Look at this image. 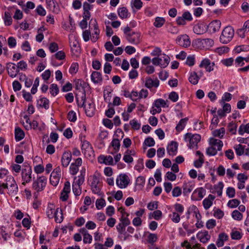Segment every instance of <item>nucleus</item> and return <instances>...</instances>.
<instances>
[{
    "label": "nucleus",
    "mask_w": 249,
    "mask_h": 249,
    "mask_svg": "<svg viewBox=\"0 0 249 249\" xmlns=\"http://www.w3.org/2000/svg\"><path fill=\"white\" fill-rule=\"evenodd\" d=\"M82 149L84 151L85 154H86V152H92L91 147L88 142H84L82 145Z\"/></svg>",
    "instance_id": "4d7b16f0"
},
{
    "label": "nucleus",
    "mask_w": 249,
    "mask_h": 249,
    "mask_svg": "<svg viewBox=\"0 0 249 249\" xmlns=\"http://www.w3.org/2000/svg\"><path fill=\"white\" fill-rule=\"evenodd\" d=\"M232 217L236 220L240 221L243 218L242 214L237 210L233 211L231 214Z\"/></svg>",
    "instance_id": "49530a36"
},
{
    "label": "nucleus",
    "mask_w": 249,
    "mask_h": 249,
    "mask_svg": "<svg viewBox=\"0 0 249 249\" xmlns=\"http://www.w3.org/2000/svg\"><path fill=\"white\" fill-rule=\"evenodd\" d=\"M228 130L231 134H235L236 133L237 125L233 123H230L228 126Z\"/></svg>",
    "instance_id": "8fccbe9b"
},
{
    "label": "nucleus",
    "mask_w": 249,
    "mask_h": 249,
    "mask_svg": "<svg viewBox=\"0 0 249 249\" xmlns=\"http://www.w3.org/2000/svg\"><path fill=\"white\" fill-rule=\"evenodd\" d=\"M181 189L180 187H175L172 191V195L174 197H178L181 194Z\"/></svg>",
    "instance_id": "0e129e2a"
},
{
    "label": "nucleus",
    "mask_w": 249,
    "mask_h": 249,
    "mask_svg": "<svg viewBox=\"0 0 249 249\" xmlns=\"http://www.w3.org/2000/svg\"><path fill=\"white\" fill-rule=\"evenodd\" d=\"M225 133V130L224 127H222L219 129H216L213 131V135L214 137L222 139Z\"/></svg>",
    "instance_id": "c9c22d12"
},
{
    "label": "nucleus",
    "mask_w": 249,
    "mask_h": 249,
    "mask_svg": "<svg viewBox=\"0 0 249 249\" xmlns=\"http://www.w3.org/2000/svg\"><path fill=\"white\" fill-rule=\"evenodd\" d=\"M165 21V19L163 18L157 17L155 18L154 25L157 28H160L163 25Z\"/></svg>",
    "instance_id": "a19ab883"
},
{
    "label": "nucleus",
    "mask_w": 249,
    "mask_h": 249,
    "mask_svg": "<svg viewBox=\"0 0 249 249\" xmlns=\"http://www.w3.org/2000/svg\"><path fill=\"white\" fill-rule=\"evenodd\" d=\"M185 141L189 142L188 146L190 148H197V143L200 141L201 136L199 134L187 133L184 136Z\"/></svg>",
    "instance_id": "423d86ee"
},
{
    "label": "nucleus",
    "mask_w": 249,
    "mask_h": 249,
    "mask_svg": "<svg viewBox=\"0 0 249 249\" xmlns=\"http://www.w3.org/2000/svg\"><path fill=\"white\" fill-rule=\"evenodd\" d=\"M70 45L73 54L78 56L80 53V47L78 42L76 40L70 41Z\"/></svg>",
    "instance_id": "b1692460"
},
{
    "label": "nucleus",
    "mask_w": 249,
    "mask_h": 249,
    "mask_svg": "<svg viewBox=\"0 0 249 249\" xmlns=\"http://www.w3.org/2000/svg\"><path fill=\"white\" fill-rule=\"evenodd\" d=\"M217 151L218 150H217L215 147L210 145V146L207 149L206 153L209 156H214L217 154Z\"/></svg>",
    "instance_id": "603ef678"
},
{
    "label": "nucleus",
    "mask_w": 249,
    "mask_h": 249,
    "mask_svg": "<svg viewBox=\"0 0 249 249\" xmlns=\"http://www.w3.org/2000/svg\"><path fill=\"white\" fill-rule=\"evenodd\" d=\"M82 160L80 158H77L74 162L72 163L70 166V170L71 174L74 175L79 170V167L82 165Z\"/></svg>",
    "instance_id": "2eb2a0df"
},
{
    "label": "nucleus",
    "mask_w": 249,
    "mask_h": 249,
    "mask_svg": "<svg viewBox=\"0 0 249 249\" xmlns=\"http://www.w3.org/2000/svg\"><path fill=\"white\" fill-rule=\"evenodd\" d=\"M5 187L7 189V194L11 197H15V199L17 200L18 196H16L17 195L18 188L17 184L14 178L11 176H7L5 179Z\"/></svg>",
    "instance_id": "f257e3e1"
},
{
    "label": "nucleus",
    "mask_w": 249,
    "mask_h": 249,
    "mask_svg": "<svg viewBox=\"0 0 249 249\" xmlns=\"http://www.w3.org/2000/svg\"><path fill=\"white\" fill-rule=\"evenodd\" d=\"M15 139L17 141H19L24 137L25 134L23 131L19 127H17L15 129Z\"/></svg>",
    "instance_id": "2f4dec72"
},
{
    "label": "nucleus",
    "mask_w": 249,
    "mask_h": 249,
    "mask_svg": "<svg viewBox=\"0 0 249 249\" xmlns=\"http://www.w3.org/2000/svg\"><path fill=\"white\" fill-rule=\"evenodd\" d=\"M100 175L98 173H95L93 175L90 176L88 179L92 192L99 196L101 195L100 182Z\"/></svg>",
    "instance_id": "f03ea898"
},
{
    "label": "nucleus",
    "mask_w": 249,
    "mask_h": 249,
    "mask_svg": "<svg viewBox=\"0 0 249 249\" xmlns=\"http://www.w3.org/2000/svg\"><path fill=\"white\" fill-rule=\"evenodd\" d=\"M44 30V29L43 28H40L38 29V34L36 36V40L37 41L40 42L43 39L44 36L42 33V32Z\"/></svg>",
    "instance_id": "69168bd1"
},
{
    "label": "nucleus",
    "mask_w": 249,
    "mask_h": 249,
    "mask_svg": "<svg viewBox=\"0 0 249 249\" xmlns=\"http://www.w3.org/2000/svg\"><path fill=\"white\" fill-rule=\"evenodd\" d=\"M92 25L94 28V34L96 36H93L92 39L93 41H96L98 39L100 34V30L98 28V24L96 20L93 21Z\"/></svg>",
    "instance_id": "7c9ffc66"
},
{
    "label": "nucleus",
    "mask_w": 249,
    "mask_h": 249,
    "mask_svg": "<svg viewBox=\"0 0 249 249\" xmlns=\"http://www.w3.org/2000/svg\"><path fill=\"white\" fill-rule=\"evenodd\" d=\"M83 100L82 107L85 108L86 113L88 116H91L93 114V112L95 109L94 105L92 102L89 103L88 105L86 104L85 98L84 97H82Z\"/></svg>",
    "instance_id": "f8f14e48"
},
{
    "label": "nucleus",
    "mask_w": 249,
    "mask_h": 249,
    "mask_svg": "<svg viewBox=\"0 0 249 249\" xmlns=\"http://www.w3.org/2000/svg\"><path fill=\"white\" fill-rule=\"evenodd\" d=\"M155 143V142L154 139L151 137H148L145 139L144 142V144L149 147L154 146Z\"/></svg>",
    "instance_id": "e2e57ef3"
},
{
    "label": "nucleus",
    "mask_w": 249,
    "mask_h": 249,
    "mask_svg": "<svg viewBox=\"0 0 249 249\" xmlns=\"http://www.w3.org/2000/svg\"><path fill=\"white\" fill-rule=\"evenodd\" d=\"M234 35V31L232 27L228 26L224 28L219 37L221 43L226 44L232 39Z\"/></svg>",
    "instance_id": "20e7f679"
},
{
    "label": "nucleus",
    "mask_w": 249,
    "mask_h": 249,
    "mask_svg": "<svg viewBox=\"0 0 249 249\" xmlns=\"http://www.w3.org/2000/svg\"><path fill=\"white\" fill-rule=\"evenodd\" d=\"M130 182V179L128 176L124 174L119 175L116 178V185L121 189L127 187Z\"/></svg>",
    "instance_id": "9d476101"
},
{
    "label": "nucleus",
    "mask_w": 249,
    "mask_h": 249,
    "mask_svg": "<svg viewBox=\"0 0 249 249\" xmlns=\"http://www.w3.org/2000/svg\"><path fill=\"white\" fill-rule=\"evenodd\" d=\"M159 80L157 78L152 79L151 78L148 77L145 80V86L148 89L153 87L157 88L159 86Z\"/></svg>",
    "instance_id": "aec40b11"
},
{
    "label": "nucleus",
    "mask_w": 249,
    "mask_h": 249,
    "mask_svg": "<svg viewBox=\"0 0 249 249\" xmlns=\"http://www.w3.org/2000/svg\"><path fill=\"white\" fill-rule=\"evenodd\" d=\"M176 42L179 45L184 47H188L191 45L189 37L185 34L178 36Z\"/></svg>",
    "instance_id": "9b49d317"
},
{
    "label": "nucleus",
    "mask_w": 249,
    "mask_h": 249,
    "mask_svg": "<svg viewBox=\"0 0 249 249\" xmlns=\"http://www.w3.org/2000/svg\"><path fill=\"white\" fill-rule=\"evenodd\" d=\"M98 161L99 163L106 165H112L113 163V158L110 156L100 155L98 158Z\"/></svg>",
    "instance_id": "412c9836"
},
{
    "label": "nucleus",
    "mask_w": 249,
    "mask_h": 249,
    "mask_svg": "<svg viewBox=\"0 0 249 249\" xmlns=\"http://www.w3.org/2000/svg\"><path fill=\"white\" fill-rule=\"evenodd\" d=\"M178 143L175 142H172L167 146V152L170 155L174 156L176 154L178 149Z\"/></svg>",
    "instance_id": "bb28decb"
},
{
    "label": "nucleus",
    "mask_w": 249,
    "mask_h": 249,
    "mask_svg": "<svg viewBox=\"0 0 249 249\" xmlns=\"http://www.w3.org/2000/svg\"><path fill=\"white\" fill-rule=\"evenodd\" d=\"M85 180V177L84 175H83L82 173L81 174V175L78 177V179H76L75 178L74 181L73 183L74 184H76L78 186H81L83 182H84Z\"/></svg>",
    "instance_id": "5fc2aeb1"
},
{
    "label": "nucleus",
    "mask_w": 249,
    "mask_h": 249,
    "mask_svg": "<svg viewBox=\"0 0 249 249\" xmlns=\"http://www.w3.org/2000/svg\"><path fill=\"white\" fill-rule=\"evenodd\" d=\"M72 155L70 152H65L61 158V164L64 167H67L71 160Z\"/></svg>",
    "instance_id": "dca6fc26"
},
{
    "label": "nucleus",
    "mask_w": 249,
    "mask_h": 249,
    "mask_svg": "<svg viewBox=\"0 0 249 249\" xmlns=\"http://www.w3.org/2000/svg\"><path fill=\"white\" fill-rule=\"evenodd\" d=\"M221 22L219 20L212 21L208 26V29L211 33H214L219 30L221 27Z\"/></svg>",
    "instance_id": "6ab92c4d"
},
{
    "label": "nucleus",
    "mask_w": 249,
    "mask_h": 249,
    "mask_svg": "<svg viewBox=\"0 0 249 249\" xmlns=\"http://www.w3.org/2000/svg\"><path fill=\"white\" fill-rule=\"evenodd\" d=\"M228 239V236L225 233H222L219 234L216 245L218 247H221L224 245V242Z\"/></svg>",
    "instance_id": "cd10ccee"
},
{
    "label": "nucleus",
    "mask_w": 249,
    "mask_h": 249,
    "mask_svg": "<svg viewBox=\"0 0 249 249\" xmlns=\"http://www.w3.org/2000/svg\"><path fill=\"white\" fill-rule=\"evenodd\" d=\"M118 14L121 18H126L128 17V11L125 7L120 8L118 10Z\"/></svg>",
    "instance_id": "e433bc0d"
},
{
    "label": "nucleus",
    "mask_w": 249,
    "mask_h": 249,
    "mask_svg": "<svg viewBox=\"0 0 249 249\" xmlns=\"http://www.w3.org/2000/svg\"><path fill=\"white\" fill-rule=\"evenodd\" d=\"M226 194L230 198L233 197L235 195V189L231 187H229L227 189Z\"/></svg>",
    "instance_id": "13d9d810"
},
{
    "label": "nucleus",
    "mask_w": 249,
    "mask_h": 249,
    "mask_svg": "<svg viewBox=\"0 0 249 249\" xmlns=\"http://www.w3.org/2000/svg\"><path fill=\"white\" fill-rule=\"evenodd\" d=\"M167 102V100L165 101L162 99H158L155 101L153 105L156 107L161 108V107H168V106H166Z\"/></svg>",
    "instance_id": "473e14b6"
},
{
    "label": "nucleus",
    "mask_w": 249,
    "mask_h": 249,
    "mask_svg": "<svg viewBox=\"0 0 249 249\" xmlns=\"http://www.w3.org/2000/svg\"><path fill=\"white\" fill-rule=\"evenodd\" d=\"M188 119L187 118H185L181 119L176 126V128L177 131H180L182 130L185 127L186 124V122L188 121Z\"/></svg>",
    "instance_id": "58836bf2"
},
{
    "label": "nucleus",
    "mask_w": 249,
    "mask_h": 249,
    "mask_svg": "<svg viewBox=\"0 0 249 249\" xmlns=\"http://www.w3.org/2000/svg\"><path fill=\"white\" fill-rule=\"evenodd\" d=\"M91 78L94 83H100L102 81L101 74L98 71H93L91 74Z\"/></svg>",
    "instance_id": "c756f323"
},
{
    "label": "nucleus",
    "mask_w": 249,
    "mask_h": 249,
    "mask_svg": "<svg viewBox=\"0 0 249 249\" xmlns=\"http://www.w3.org/2000/svg\"><path fill=\"white\" fill-rule=\"evenodd\" d=\"M169 216L171 217L172 221L174 223H178L180 221V214L178 213L173 212Z\"/></svg>",
    "instance_id": "09e8293b"
},
{
    "label": "nucleus",
    "mask_w": 249,
    "mask_h": 249,
    "mask_svg": "<svg viewBox=\"0 0 249 249\" xmlns=\"http://www.w3.org/2000/svg\"><path fill=\"white\" fill-rule=\"evenodd\" d=\"M47 182V178L45 176H40L37 178L33 183V189L37 192H40L44 190Z\"/></svg>",
    "instance_id": "6e6552de"
},
{
    "label": "nucleus",
    "mask_w": 249,
    "mask_h": 249,
    "mask_svg": "<svg viewBox=\"0 0 249 249\" xmlns=\"http://www.w3.org/2000/svg\"><path fill=\"white\" fill-rule=\"evenodd\" d=\"M194 184L192 183H184L182 186L184 194L186 195L190 193L194 188Z\"/></svg>",
    "instance_id": "c85d7f7f"
},
{
    "label": "nucleus",
    "mask_w": 249,
    "mask_h": 249,
    "mask_svg": "<svg viewBox=\"0 0 249 249\" xmlns=\"http://www.w3.org/2000/svg\"><path fill=\"white\" fill-rule=\"evenodd\" d=\"M231 235V238L234 240H239L242 237V235L239 231L233 230L232 231Z\"/></svg>",
    "instance_id": "864d4df0"
},
{
    "label": "nucleus",
    "mask_w": 249,
    "mask_h": 249,
    "mask_svg": "<svg viewBox=\"0 0 249 249\" xmlns=\"http://www.w3.org/2000/svg\"><path fill=\"white\" fill-rule=\"evenodd\" d=\"M61 170L59 166L56 167L52 172L50 178L51 184L53 186H56L61 179Z\"/></svg>",
    "instance_id": "1a4fd4ad"
},
{
    "label": "nucleus",
    "mask_w": 249,
    "mask_h": 249,
    "mask_svg": "<svg viewBox=\"0 0 249 249\" xmlns=\"http://www.w3.org/2000/svg\"><path fill=\"white\" fill-rule=\"evenodd\" d=\"M206 190L202 187H200L195 190L193 192V195L197 194L198 196V198H196V199L200 200L204 196Z\"/></svg>",
    "instance_id": "f704fd0d"
},
{
    "label": "nucleus",
    "mask_w": 249,
    "mask_h": 249,
    "mask_svg": "<svg viewBox=\"0 0 249 249\" xmlns=\"http://www.w3.org/2000/svg\"><path fill=\"white\" fill-rule=\"evenodd\" d=\"M32 170L30 168L24 169L22 171V178L23 180L22 184L29 182L31 180Z\"/></svg>",
    "instance_id": "a211bd4d"
},
{
    "label": "nucleus",
    "mask_w": 249,
    "mask_h": 249,
    "mask_svg": "<svg viewBox=\"0 0 249 249\" xmlns=\"http://www.w3.org/2000/svg\"><path fill=\"white\" fill-rule=\"evenodd\" d=\"M38 104L41 107L47 109L49 107V101L46 98L43 97L38 101Z\"/></svg>",
    "instance_id": "4c0bfd02"
},
{
    "label": "nucleus",
    "mask_w": 249,
    "mask_h": 249,
    "mask_svg": "<svg viewBox=\"0 0 249 249\" xmlns=\"http://www.w3.org/2000/svg\"><path fill=\"white\" fill-rule=\"evenodd\" d=\"M203 26L202 24H198L196 25L194 28L193 30L195 33L201 35L204 33Z\"/></svg>",
    "instance_id": "c03bdc74"
},
{
    "label": "nucleus",
    "mask_w": 249,
    "mask_h": 249,
    "mask_svg": "<svg viewBox=\"0 0 249 249\" xmlns=\"http://www.w3.org/2000/svg\"><path fill=\"white\" fill-rule=\"evenodd\" d=\"M80 232L83 236V242L85 244H90L91 243L92 237L85 228L81 229L80 230Z\"/></svg>",
    "instance_id": "4be33fe9"
},
{
    "label": "nucleus",
    "mask_w": 249,
    "mask_h": 249,
    "mask_svg": "<svg viewBox=\"0 0 249 249\" xmlns=\"http://www.w3.org/2000/svg\"><path fill=\"white\" fill-rule=\"evenodd\" d=\"M214 63H211L208 58L203 59L200 63L199 67L200 68H204L208 72H211L213 70Z\"/></svg>",
    "instance_id": "ddd939ff"
},
{
    "label": "nucleus",
    "mask_w": 249,
    "mask_h": 249,
    "mask_svg": "<svg viewBox=\"0 0 249 249\" xmlns=\"http://www.w3.org/2000/svg\"><path fill=\"white\" fill-rule=\"evenodd\" d=\"M231 99V94L229 92H226L224 93L222 97L220 103L221 104H224L225 101H229Z\"/></svg>",
    "instance_id": "680f3d73"
},
{
    "label": "nucleus",
    "mask_w": 249,
    "mask_h": 249,
    "mask_svg": "<svg viewBox=\"0 0 249 249\" xmlns=\"http://www.w3.org/2000/svg\"><path fill=\"white\" fill-rule=\"evenodd\" d=\"M158 237L157 234L154 233H150L147 237L148 242L152 245L156 242Z\"/></svg>",
    "instance_id": "6e6d98bb"
},
{
    "label": "nucleus",
    "mask_w": 249,
    "mask_h": 249,
    "mask_svg": "<svg viewBox=\"0 0 249 249\" xmlns=\"http://www.w3.org/2000/svg\"><path fill=\"white\" fill-rule=\"evenodd\" d=\"M35 4L31 1H28L26 5L22 6V8L25 13H28L30 9H33L35 8Z\"/></svg>",
    "instance_id": "de8ad7c7"
},
{
    "label": "nucleus",
    "mask_w": 249,
    "mask_h": 249,
    "mask_svg": "<svg viewBox=\"0 0 249 249\" xmlns=\"http://www.w3.org/2000/svg\"><path fill=\"white\" fill-rule=\"evenodd\" d=\"M237 178L238 180L237 186L238 188L240 190L243 189L245 187V182L248 179V177L242 173H240L237 175Z\"/></svg>",
    "instance_id": "f3484780"
},
{
    "label": "nucleus",
    "mask_w": 249,
    "mask_h": 249,
    "mask_svg": "<svg viewBox=\"0 0 249 249\" xmlns=\"http://www.w3.org/2000/svg\"><path fill=\"white\" fill-rule=\"evenodd\" d=\"M215 196L212 195H209L207 198L203 201V205L205 210L209 209L213 204Z\"/></svg>",
    "instance_id": "a878e982"
},
{
    "label": "nucleus",
    "mask_w": 249,
    "mask_h": 249,
    "mask_svg": "<svg viewBox=\"0 0 249 249\" xmlns=\"http://www.w3.org/2000/svg\"><path fill=\"white\" fill-rule=\"evenodd\" d=\"M4 23L7 26L10 25L12 23L11 15L8 11L5 12L4 17Z\"/></svg>",
    "instance_id": "ea45409f"
},
{
    "label": "nucleus",
    "mask_w": 249,
    "mask_h": 249,
    "mask_svg": "<svg viewBox=\"0 0 249 249\" xmlns=\"http://www.w3.org/2000/svg\"><path fill=\"white\" fill-rule=\"evenodd\" d=\"M196 237L201 242L203 243H206L210 238V235L209 234L208 231H206L199 232L197 234Z\"/></svg>",
    "instance_id": "5701e85b"
},
{
    "label": "nucleus",
    "mask_w": 249,
    "mask_h": 249,
    "mask_svg": "<svg viewBox=\"0 0 249 249\" xmlns=\"http://www.w3.org/2000/svg\"><path fill=\"white\" fill-rule=\"evenodd\" d=\"M130 124L131 126V127L135 130L139 129L141 127V124L135 119L132 120L130 121Z\"/></svg>",
    "instance_id": "052dcab7"
},
{
    "label": "nucleus",
    "mask_w": 249,
    "mask_h": 249,
    "mask_svg": "<svg viewBox=\"0 0 249 249\" xmlns=\"http://www.w3.org/2000/svg\"><path fill=\"white\" fill-rule=\"evenodd\" d=\"M170 57L164 53L159 55L158 57H155L152 60V63L156 66H160L161 67L165 68L169 64Z\"/></svg>",
    "instance_id": "0eeeda50"
},
{
    "label": "nucleus",
    "mask_w": 249,
    "mask_h": 249,
    "mask_svg": "<svg viewBox=\"0 0 249 249\" xmlns=\"http://www.w3.org/2000/svg\"><path fill=\"white\" fill-rule=\"evenodd\" d=\"M238 133L240 135H243L245 133H249V123L246 124H242L240 126Z\"/></svg>",
    "instance_id": "79ce46f5"
},
{
    "label": "nucleus",
    "mask_w": 249,
    "mask_h": 249,
    "mask_svg": "<svg viewBox=\"0 0 249 249\" xmlns=\"http://www.w3.org/2000/svg\"><path fill=\"white\" fill-rule=\"evenodd\" d=\"M59 88L56 84H52L50 87V92L53 96H56L59 92Z\"/></svg>",
    "instance_id": "37998d69"
},
{
    "label": "nucleus",
    "mask_w": 249,
    "mask_h": 249,
    "mask_svg": "<svg viewBox=\"0 0 249 249\" xmlns=\"http://www.w3.org/2000/svg\"><path fill=\"white\" fill-rule=\"evenodd\" d=\"M234 149L236 154L238 156L242 155L244 153V148L243 145L240 144L234 145Z\"/></svg>",
    "instance_id": "a18cd8bd"
},
{
    "label": "nucleus",
    "mask_w": 249,
    "mask_h": 249,
    "mask_svg": "<svg viewBox=\"0 0 249 249\" xmlns=\"http://www.w3.org/2000/svg\"><path fill=\"white\" fill-rule=\"evenodd\" d=\"M209 143L210 145L215 147L218 151L221 150L223 145V142L221 140L213 138H211L210 139Z\"/></svg>",
    "instance_id": "393cba45"
},
{
    "label": "nucleus",
    "mask_w": 249,
    "mask_h": 249,
    "mask_svg": "<svg viewBox=\"0 0 249 249\" xmlns=\"http://www.w3.org/2000/svg\"><path fill=\"white\" fill-rule=\"evenodd\" d=\"M7 69L8 74L12 78L15 77L19 72L17 66L12 63L7 64Z\"/></svg>",
    "instance_id": "4468645a"
},
{
    "label": "nucleus",
    "mask_w": 249,
    "mask_h": 249,
    "mask_svg": "<svg viewBox=\"0 0 249 249\" xmlns=\"http://www.w3.org/2000/svg\"><path fill=\"white\" fill-rule=\"evenodd\" d=\"M17 67L18 69V71H19V70L24 71L27 69V65L25 61L22 60L18 63Z\"/></svg>",
    "instance_id": "338daca9"
},
{
    "label": "nucleus",
    "mask_w": 249,
    "mask_h": 249,
    "mask_svg": "<svg viewBox=\"0 0 249 249\" xmlns=\"http://www.w3.org/2000/svg\"><path fill=\"white\" fill-rule=\"evenodd\" d=\"M199 78V76H198L196 72L193 71L191 72L189 78V80L192 84L196 85L198 83Z\"/></svg>",
    "instance_id": "72a5a7b5"
},
{
    "label": "nucleus",
    "mask_w": 249,
    "mask_h": 249,
    "mask_svg": "<svg viewBox=\"0 0 249 249\" xmlns=\"http://www.w3.org/2000/svg\"><path fill=\"white\" fill-rule=\"evenodd\" d=\"M47 215L49 218H54L56 222L60 223L63 219L62 212L61 209L55 208L53 204L49 205L46 212Z\"/></svg>",
    "instance_id": "7ed1b4c3"
},
{
    "label": "nucleus",
    "mask_w": 249,
    "mask_h": 249,
    "mask_svg": "<svg viewBox=\"0 0 249 249\" xmlns=\"http://www.w3.org/2000/svg\"><path fill=\"white\" fill-rule=\"evenodd\" d=\"M240 204V201L237 199H233L229 201L228 206L231 208H235Z\"/></svg>",
    "instance_id": "3c124183"
},
{
    "label": "nucleus",
    "mask_w": 249,
    "mask_h": 249,
    "mask_svg": "<svg viewBox=\"0 0 249 249\" xmlns=\"http://www.w3.org/2000/svg\"><path fill=\"white\" fill-rule=\"evenodd\" d=\"M111 145L115 150V152L119 150L120 146L119 140L117 139H113L111 142Z\"/></svg>",
    "instance_id": "bf43d9fd"
},
{
    "label": "nucleus",
    "mask_w": 249,
    "mask_h": 249,
    "mask_svg": "<svg viewBox=\"0 0 249 249\" xmlns=\"http://www.w3.org/2000/svg\"><path fill=\"white\" fill-rule=\"evenodd\" d=\"M127 40L131 43L137 44L140 43L141 36L139 33L131 32V28L126 26L124 29Z\"/></svg>",
    "instance_id": "39448f33"
},
{
    "label": "nucleus",
    "mask_w": 249,
    "mask_h": 249,
    "mask_svg": "<svg viewBox=\"0 0 249 249\" xmlns=\"http://www.w3.org/2000/svg\"><path fill=\"white\" fill-rule=\"evenodd\" d=\"M145 183V178L142 176H139L136 180L135 184L137 186H143Z\"/></svg>",
    "instance_id": "774afa93"
}]
</instances>
